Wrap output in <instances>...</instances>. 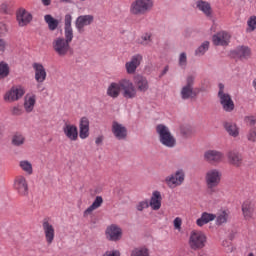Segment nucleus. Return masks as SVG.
I'll return each instance as SVG.
<instances>
[{
	"label": "nucleus",
	"instance_id": "obj_1",
	"mask_svg": "<svg viewBox=\"0 0 256 256\" xmlns=\"http://www.w3.org/2000/svg\"><path fill=\"white\" fill-rule=\"evenodd\" d=\"M73 16L66 14L64 17V38L57 37L52 41V49L58 57H67L69 53H73L71 42L73 41Z\"/></svg>",
	"mask_w": 256,
	"mask_h": 256
},
{
	"label": "nucleus",
	"instance_id": "obj_2",
	"mask_svg": "<svg viewBox=\"0 0 256 256\" xmlns=\"http://www.w3.org/2000/svg\"><path fill=\"white\" fill-rule=\"evenodd\" d=\"M156 133L159 137V141L161 145L167 147L168 149H173L177 145V139L173 134H171V130L165 124H158L156 126Z\"/></svg>",
	"mask_w": 256,
	"mask_h": 256
},
{
	"label": "nucleus",
	"instance_id": "obj_3",
	"mask_svg": "<svg viewBox=\"0 0 256 256\" xmlns=\"http://www.w3.org/2000/svg\"><path fill=\"white\" fill-rule=\"evenodd\" d=\"M188 245L192 251H201L207 245V236L201 231L193 230L190 233Z\"/></svg>",
	"mask_w": 256,
	"mask_h": 256
},
{
	"label": "nucleus",
	"instance_id": "obj_4",
	"mask_svg": "<svg viewBox=\"0 0 256 256\" xmlns=\"http://www.w3.org/2000/svg\"><path fill=\"white\" fill-rule=\"evenodd\" d=\"M155 2L153 0H134L130 5L131 15H145L153 9Z\"/></svg>",
	"mask_w": 256,
	"mask_h": 256
},
{
	"label": "nucleus",
	"instance_id": "obj_5",
	"mask_svg": "<svg viewBox=\"0 0 256 256\" xmlns=\"http://www.w3.org/2000/svg\"><path fill=\"white\" fill-rule=\"evenodd\" d=\"M25 95V86L16 85L12 86L3 96L4 101L6 103H15V101H19V99H23Z\"/></svg>",
	"mask_w": 256,
	"mask_h": 256
},
{
	"label": "nucleus",
	"instance_id": "obj_6",
	"mask_svg": "<svg viewBox=\"0 0 256 256\" xmlns=\"http://www.w3.org/2000/svg\"><path fill=\"white\" fill-rule=\"evenodd\" d=\"M221 171L219 169H210L206 172L205 183L209 191H214L215 187L221 183Z\"/></svg>",
	"mask_w": 256,
	"mask_h": 256
},
{
	"label": "nucleus",
	"instance_id": "obj_7",
	"mask_svg": "<svg viewBox=\"0 0 256 256\" xmlns=\"http://www.w3.org/2000/svg\"><path fill=\"white\" fill-rule=\"evenodd\" d=\"M122 97L124 99H135L137 97V88L133 81L128 78L121 79Z\"/></svg>",
	"mask_w": 256,
	"mask_h": 256
},
{
	"label": "nucleus",
	"instance_id": "obj_8",
	"mask_svg": "<svg viewBox=\"0 0 256 256\" xmlns=\"http://www.w3.org/2000/svg\"><path fill=\"white\" fill-rule=\"evenodd\" d=\"M183 181H185V171L183 169H178L174 174L165 178V183L169 189H175V187L183 185Z\"/></svg>",
	"mask_w": 256,
	"mask_h": 256
},
{
	"label": "nucleus",
	"instance_id": "obj_9",
	"mask_svg": "<svg viewBox=\"0 0 256 256\" xmlns=\"http://www.w3.org/2000/svg\"><path fill=\"white\" fill-rule=\"evenodd\" d=\"M143 62V55L142 54H134L130 61L125 63V69L126 73L128 75H135L137 72V68L141 65Z\"/></svg>",
	"mask_w": 256,
	"mask_h": 256
},
{
	"label": "nucleus",
	"instance_id": "obj_10",
	"mask_svg": "<svg viewBox=\"0 0 256 256\" xmlns=\"http://www.w3.org/2000/svg\"><path fill=\"white\" fill-rule=\"evenodd\" d=\"M16 20L19 27H27L33 21V14L25 8H19L16 11Z\"/></svg>",
	"mask_w": 256,
	"mask_h": 256
},
{
	"label": "nucleus",
	"instance_id": "obj_11",
	"mask_svg": "<svg viewBox=\"0 0 256 256\" xmlns=\"http://www.w3.org/2000/svg\"><path fill=\"white\" fill-rule=\"evenodd\" d=\"M42 229L45 235L47 245H51L55 241V227L49 221V218H45L42 221Z\"/></svg>",
	"mask_w": 256,
	"mask_h": 256
},
{
	"label": "nucleus",
	"instance_id": "obj_12",
	"mask_svg": "<svg viewBox=\"0 0 256 256\" xmlns=\"http://www.w3.org/2000/svg\"><path fill=\"white\" fill-rule=\"evenodd\" d=\"M14 189L22 197H27L29 195V184L25 176H17L14 181Z\"/></svg>",
	"mask_w": 256,
	"mask_h": 256
},
{
	"label": "nucleus",
	"instance_id": "obj_13",
	"mask_svg": "<svg viewBox=\"0 0 256 256\" xmlns=\"http://www.w3.org/2000/svg\"><path fill=\"white\" fill-rule=\"evenodd\" d=\"M93 21H95V17L91 14L78 16L75 21V27L78 33H83L85 27H89Z\"/></svg>",
	"mask_w": 256,
	"mask_h": 256
},
{
	"label": "nucleus",
	"instance_id": "obj_14",
	"mask_svg": "<svg viewBox=\"0 0 256 256\" xmlns=\"http://www.w3.org/2000/svg\"><path fill=\"white\" fill-rule=\"evenodd\" d=\"M106 237L109 241H120L123 237V230L116 224H111L106 229Z\"/></svg>",
	"mask_w": 256,
	"mask_h": 256
},
{
	"label": "nucleus",
	"instance_id": "obj_15",
	"mask_svg": "<svg viewBox=\"0 0 256 256\" xmlns=\"http://www.w3.org/2000/svg\"><path fill=\"white\" fill-rule=\"evenodd\" d=\"M196 9L205 15L207 19H213V7H211V2L198 0L196 1Z\"/></svg>",
	"mask_w": 256,
	"mask_h": 256
},
{
	"label": "nucleus",
	"instance_id": "obj_16",
	"mask_svg": "<svg viewBox=\"0 0 256 256\" xmlns=\"http://www.w3.org/2000/svg\"><path fill=\"white\" fill-rule=\"evenodd\" d=\"M134 85L139 93H147L149 91V80L141 74L134 76Z\"/></svg>",
	"mask_w": 256,
	"mask_h": 256
},
{
	"label": "nucleus",
	"instance_id": "obj_17",
	"mask_svg": "<svg viewBox=\"0 0 256 256\" xmlns=\"http://www.w3.org/2000/svg\"><path fill=\"white\" fill-rule=\"evenodd\" d=\"M112 133L118 141H125L127 139V127L117 121L112 123Z\"/></svg>",
	"mask_w": 256,
	"mask_h": 256
},
{
	"label": "nucleus",
	"instance_id": "obj_18",
	"mask_svg": "<svg viewBox=\"0 0 256 256\" xmlns=\"http://www.w3.org/2000/svg\"><path fill=\"white\" fill-rule=\"evenodd\" d=\"M62 131L69 141H77L79 139V129L74 124L65 123Z\"/></svg>",
	"mask_w": 256,
	"mask_h": 256
},
{
	"label": "nucleus",
	"instance_id": "obj_19",
	"mask_svg": "<svg viewBox=\"0 0 256 256\" xmlns=\"http://www.w3.org/2000/svg\"><path fill=\"white\" fill-rule=\"evenodd\" d=\"M231 39V35L228 32L221 31L217 34H214L212 37V41L216 46L225 47L229 45V40Z\"/></svg>",
	"mask_w": 256,
	"mask_h": 256
},
{
	"label": "nucleus",
	"instance_id": "obj_20",
	"mask_svg": "<svg viewBox=\"0 0 256 256\" xmlns=\"http://www.w3.org/2000/svg\"><path fill=\"white\" fill-rule=\"evenodd\" d=\"M218 97L220 99V105L222 106L223 111L226 113H232V111L235 110V102H233L231 95L224 94Z\"/></svg>",
	"mask_w": 256,
	"mask_h": 256
},
{
	"label": "nucleus",
	"instance_id": "obj_21",
	"mask_svg": "<svg viewBox=\"0 0 256 256\" xmlns=\"http://www.w3.org/2000/svg\"><path fill=\"white\" fill-rule=\"evenodd\" d=\"M32 67L35 72V81H37V83L45 82V79H47V70H45V66L41 63L35 62Z\"/></svg>",
	"mask_w": 256,
	"mask_h": 256
},
{
	"label": "nucleus",
	"instance_id": "obj_22",
	"mask_svg": "<svg viewBox=\"0 0 256 256\" xmlns=\"http://www.w3.org/2000/svg\"><path fill=\"white\" fill-rule=\"evenodd\" d=\"M223 157H225L223 152L217 150H208L204 153V159L208 161V163H221Z\"/></svg>",
	"mask_w": 256,
	"mask_h": 256
},
{
	"label": "nucleus",
	"instance_id": "obj_23",
	"mask_svg": "<svg viewBox=\"0 0 256 256\" xmlns=\"http://www.w3.org/2000/svg\"><path fill=\"white\" fill-rule=\"evenodd\" d=\"M122 87H121V80L118 82H112L109 84L106 95L111 99H117L119 95H121Z\"/></svg>",
	"mask_w": 256,
	"mask_h": 256
},
{
	"label": "nucleus",
	"instance_id": "obj_24",
	"mask_svg": "<svg viewBox=\"0 0 256 256\" xmlns=\"http://www.w3.org/2000/svg\"><path fill=\"white\" fill-rule=\"evenodd\" d=\"M231 55L236 59H248L251 57V49L247 46H238L235 50L231 51Z\"/></svg>",
	"mask_w": 256,
	"mask_h": 256
},
{
	"label": "nucleus",
	"instance_id": "obj_25",
	"mask_svg": "<svg viewBox=\"0 0 256 256\" xmlns=\"http://www.w3.org/2000/svg\"><path fill=\"white\" fill-rule=\"evenodd\" d=\"M162 201H163V197L161 196V192L158 190H155L152 192V196L148 204L150 205L151 209H153V211H159L161 209Z\"/></svg>",
	"mask_w": 256,
	"mask_h": 256
},
{
	"label": "nucleus",
	"instance_id": "obj_26",
	"mask_svg": "<svg viewBox=\"0 0 256 256\" xmlns=\"http://www.w3.org/2000/svg\"><path fill=\"white\" fill-rule=\"evenodd\" d=\"M242 213L246 221H251L255 215V205L249 201L244 202L242 204Z\"/></svg>",
	"mask_w": 256,
	"mask_h": 256
},
{
	"label": "nucleus",
	"instance_id": "obj_27",
	"mask_svg": "<svg viewBox=\"0 0 256 256\" xmlns=\"http://www.w3.org/2000/svg\"><path fill=\"white\" fill-rule=\"evenodd\" d=\"M35 103H37V96L35 94H27L24 98V109L26 113H32L35 109Z\"/></svg>",
	"mask_w": 256,
	"mask_h": 256
},
{
	"label": "nucleus",
	"instance_id": "obj_28",
	"mask_svg": "<svg viewBox=\"0 0 256 256\" xmlns=\"http://www.w3.org/2000/svg\"><path fill=\"white\" fill-rule=\"evenodd\" d=\"M217 215L203 212L201 217L196 220V225L198 227H203V225H207V223H211V221H215Z\"/></svg>",
	"mask_w": 256,
	"mask_h": 256
},
{
	"label": "nucleus",
	"instance_id": "obj_29",
	"mask_svg": "<svg viewBox=\"0 0 256 256\" xmlns=\"http://www.w3.org/2000/svg\"><path fill=\"white\" fill-rule=\"evenodd\" d=\"M138 45H142L143 47H151L153 45V34L151 32H146L142 34L137 39Z\"/></svg>",
	"mask_w": 256,
	"mask_h": 256
},
{
	"label": "nucleus",
	"instance_id": "obj_30",
	"mask_svg": "<svg viewBox=\"0 0 256 256\" xmlns=\"http://www.w3.org/2000/svg\"><path fill=\"white\" fill-rule=\"evenodd\" d=\"M103 205V197L96 196L95 200L93 201L92 205H90L83 213L84 217H88V215H91L95 209H99Z\"/></svg>",
	"mask_w": 256,
	"mask_h": 256
},
{
	"label": "nucleus",
	"instance_id": "obj_31",
	"mask_svg": "<svg viewBox=\"0 0 256 256\" xmlns=\"http://www.w3.org/2000/svg\"><path fill=\"white\" fill-rule=\"evenodd\" d=\"M228 161L231 163V165H234L235 167H240L241 163H243V158H241V155L237 151H230L228 153Z\"/></svg>",
	"mask_w": 256,
	"mask_h": 256
},
{
	"label": "nucleus",
	"instance_id": "obj_32",
	"mask_svg": "<svg viewBox=\"0 0 256 256\" xmlns=\"http://www.w3.org/2000/svg\"><path fill=\"white\" fill-rule=\"evenodd\" d=\"M224 129L230 137H239V127L233 122H224Z\"/></svg>",
	"mask_w": 256,
	"mask_h": 256
},
{
	"label": "nucleus",
	"instance_id": "obj_33",
	"mask_svg": "<svg viewBox=\"0 0 256 256\" xmlns=\"http://www.w3.org/2000/svg\"><path fill=\"white\" fill-rule=\"evenodd\" d=\"M181 99L184 101H187V99H194V97H197V93L193 91V88L189 86H183L180 92Z\"/></svg>",
	"mask_w": 256,
	"mask_h": 256
},
{
	"label": "nucleus",
	"instance_id": "obj_34",
	"mask_svg": "<svg viewBox=\"0 0 256 256\" xmlns=\"http://www.w3.org/2000/svg\"><path fill=\"white\" fill-rule=\"evenodd\" d=\"M44 21L47 23L49 31H55L59 27V20L55 19L50 14L44 16Z\"/></svg>",
	"mask_w": 256,
	"mask_h": 256
},
{
	"label": "nucleus",
	"instance_id": "obj_35",
	"mask_svg": "<svg viewBox=\"0 0 256 256\" xmlns=\"http://www.w3.org/2000/svg\"><path fill=\"white\" fill-rule=\"evenodd\" d=\"M9 73H11L9 64L5 61H0V80L7 79V77H9Z\"/></svg>",
	"mask_w": 256,
	"mask_h": 256
},
{
	"label": "nucleus",
	"instance_id": "obj_36",
	"mask_svg": "<svg viewBox=\"0 0 256 256\" xmlns=\"http://www.w3.org/2000/svg\"><path fill=\"white\" fill-rule=\"evenodd\" d=\"M209 51V41H204L196 50H195V55L196 57H201L205 53Z\"/></svg>",
	"mask_w": 256,
	"mask_h": 256
},
{
	"label": "nucleus",
	"instance_id": "obj_37",
	"mask_svg": "<svg viewBox=\"0 0 256 256\" xmlns=\"http://www.w3.org/2000/svg\"><path fill=\"white\" fill-rule=\"evenodd\" d=\"M20 167L28 175H33V165L31 164V162H29L27 160H22V161H20Z\"/></svg>",
	"mask_w": 256,
	"mask_h": 256
},
{
	"label": "nucleus",
	"instance_id": "obj_38",
	"mask_svg": "<svg viewBox=\"0 0 256 256\" xmlns=\"http://www.w3.org/2000/svg\"><path fill=\"white\" fill-rule=\"evenodd\" d=\"M247 28H246V33H253L256 29V16H250L247 20Z\"/></svg>",
	"mask_w": 256,
	"mask_h": 256
},
{
	"label": "nucleus",
	"instance_id": "obj_39",
	"mask_svg": "<svg viewBox=\"0 0 256 256\" xmlns=\"http://www.w3.org/2000/svg\"><path fill=\"white\" fill-rule=\"evenodd\" d=\"M131 256H149V249L146 247L134 248L131 252Z\"/></svg>",
	"mask_w": 256,
	"mask_h": 256
},
{
	"label": "nucleus",
	"instance_id": "obj_40",
	"mask_svg": "<svg viewBox=\"0 0 256 256\" xmlns=\"http://www.w3.org/2000/svg\"><path fill=\"white\" fill-rule=\"evenodd\" d=\"M23 143H25V136H23V134H15L12 137V145L15 147H21Z\"/></svg>",
	"mask_w": 256,
	"mask_h": 256
},
{
	"label": "nucleus",
	"instance_id": "obj_41",
	"mask_svg": "<svg viewBox=\"0 0 256 256\" xmlns=\"http://www.w3.org/2000/svg\"><path fill=\"white\" fill-rule=\"evenodd\" d=\"M227 219H229V214L225 211H222L217 217H216V224L217 225H223V223L227 222Z\"/></svg>",
	"mask_w": 256,
	"mask_h": 256
},
{
	"label": "nucleus",
	"instance_id": "obj_42",
	"mask_svg": "<svg viewBox=\"0 0 256 256\" xmlns=\"http://www.w3.org/2000/svg\"><path fill=\"white\" fill-rule=\"evenodd\" d=\"M178 65H179V67H181V69H186L187 53H185V52L180 53L179 58H178Z\"/></svg>",
	"mask_w": 256,
	"mask_h": 256
},
{
	"label": "nucleus",
	"instance_id": "obj_43",
	"mask_svg": "<svg viewBox=\"0 0 256 256\" xmlns=\"http://www.w3.org/2000/svg\"><path fill=\"white\" fill-rule=\"evenodd\" d=\"M149 207V200H143L137 204L136 209L137 211H143L144 209H149Z\"/></svg>",
	"mask_w": 256,
	"mask_h": 256
},
{
	"label": "nucleus",
	"instance_id": "obj_44",
	"mask_svg": "<svg viewBox=\"0 0 256 256\" xmlns=\"http://www.w3.org/2000/svg\"><path fill=\"white\" fill-rule=\"evenodd\" d=\"M247 139L252 143H256V127L249 130L247 134Z\"/></svg>",
	"mask_w": 256,
	"mask_h": 256
},
{
	"label": "nucleus",
	"instance_id": "obj_45",
	"mask_svg": "<svg viewBox=\"0 0 256 256\" xmlns=\"http://www.w3.org/2000/svg\"><path fill=\"white\" fill-rule=\"evenodd\" d=\"M79 129H89V118L82 117L79 122Z\"/></svg>",
	"mask_w": 256,
	"mask_h": 256
},
{
	"label": "nucleus",
	"instance_id": "obj_46",
	"mask_svg": "<svg viewBox=\"0 0 256 256\" xmlns=\"http://www.w3.org/2000/svg\"><path fill=\"white\" fill-rule=\"evenodd\" d=\"M80 139H87L89 137V128H79Z\"/></svg>",
	"mask_w": 256,
	"mask_h": 256
},
{
	"label": "nucleus",
	"instance_id": "obj_47",
	"mask_svg": "<svg viewBox=\"0 0 256 256\" xmlns=\"http://www.w3.org/2000/svg\"><path fill=\"white\" fill-rule=\"evenodd\" d=\"M173 223H174V229H177V231H181V225H183V220L179 217H176Z\"/></svg>",
	"mask_w": 256,
	"mask_h": 256
},
{
	"label": "nucleus",
	"instance_id": "obj_48",
	"mask_svg": "<svg viewBox=\"0 0 256 256\" xmlns=\"http://www.w3.org/2000/svg\"><path fill=\"white\" fill-rule=\"evenodd\" d=\"M194 83H195V77L190 75L186 78L185 87L193 88Z\"/></svg>",
	"mask_w": 256,
	"mask_h": 256
},
{
	"label": "nucleus",
	"instance_id": "obj_49",
	"mask_svg": "<svg viewBox=\"0 0 256 256\" xmlns=\"http://www.w3.org/2000/svg\"><path fill=\"white\" fill-rule=\"evenodd\" d=\"M218 88H219L218 97H222L223 95H228V93H225V84L219 83Z\"/></svg>",
	"mask_w": 256,
	"mask_h": 256
},
{
	"label": "nucleus",
	"instance_id": "obj_50",
	"mask_svg": "<svg viewBox=\"0 0 256 256\" xmlns=\"http://www.w3.org/2000/svg\"><path fill=\"white\" fill-rule=\"evenodd\" d=\"M22 114H23V109H21V107H19V106L12 107V115L19 116Z\"/></svg>",
	"mask_w": 256,
	"mask_h": 256
},
{
	"label": "nucleus",
	"instance_id": "obj_51",
	"mask_svg": "<svg viewBox=\"0 0 256 256\" xmlns=\"http://www.w3.org/2000/svg\"><path fill=\"white\" fill-rule=\"evenodd\" d=\"M246 123H248L251 127H253V125H255L256 123V119L255 116H247L245 118Z\"/></svg>",
	"mask_w": 256,
	"mask_h": 256
},
{
	"label": "nucleus",
	"instance_id": "obj_52",
	"mask_svg": "<svg viewBox=\"0 0 256 256\" xmlns=\"http://www.w3.org/2000/svg\"><path fill=\"white\" fill-rule=\"evenodd\" d=\"M5 49H7V42L3 38H0V52L5 53Z\"/></svg>",
	"mask_w": 256,
	"mask_h": 256
},
{
	"label": "nucleus",
	"instance_id": "obj_53",
	"mask_svg": "<svg viewBox=\"0 0 256 256\" xmlns=\"http://www.w3.org/2000/svg\"><path fill=\"white\" fill-rule=\"evenodd\" d=\"M222 246L228 248V251H233V248H231V241L229 240H223Z\"/></svg>",
	"mask_w": 256,
	"mask_h": 256
},
{
	"label": "nucleus",
	"instance_id": "obj_54",
	"mask_svg": "<svg viewBox=\"0 0 256 256\" xmlns=\"http://www.w3.org/2000/svg\"><path fill=\"white\" fill-rule=\"evenodd\" d=\"M0 33H7V25L3 22H0Z\"/></svg>",
	"mask_w": 256,
	"mask_h": 256
},
{
	"label": "nucleus",
	"instance_id": "obj_55",
	"mask_svg": "<svg viewBox=\"0 0 256 256\" xmlns=\"http://www.w3.org/2000/svg\"><path fill=\"white\" fill-rule=\"evenodd\" d=\"M95 143L97 145H101L103 143V137L102 136L97 137L95 140Z\"/></svg>",
	"mask_w": 256,
	"mask_h": 256
},
{
	"label": "nucleus",
	"instance_id": "obj_56",
	"mask_svg": "<svg viewBox=\"0 0 256 256\" xmlns=\"http://www.w3.org/2000/svg\"><path fill=\"white\" fill-rule=\"evenodd\" d=\"M42 1V4L45 6V7H49V5H51V0H41Z\"/></svg>",
	"mask_w": 256,
	"mask_h": 256
},
{
	"label": "nucleus",
	"instance_id": "obj_57",
	"mask_svg": "<svg viewBox=\"0 0 256 256\" xmlns=\"http://www.w3.org/2000/svg\"><path fill=\"white\" fill-rule=\"evenodd\" d=\"M0 9L3 13H7V9H8L7 4H2Z\"/></svg>",
	"mask_w": 256,
	"mask_h": 256
},
{
	"label": "nucleus",
	"instance_id": "obj_58",
	"mask_svg": "<svg viewBox=\"0 0 256 256\" xmlns=\"http://www.w3.org/2000/svg\"><path fill=\"white\" fill-rule=\"evenodd\" d=\"M169 71V67L165 66L162 73L160 74V77H163V75H166V73Z\"/></svg>",
	"mask_w": 256,
	"mask_h": 256
},
{
	"label": "nucleus",
	"instance_id": "obj_59",
	"mask_svg": "<svg viewBox=\"0 0 256 256\" xmlns=\"http://www.w3.org/2000/svg\"><path fill=\"white\" fill-rule=\"evenodd\" d=\"M252 87H253V89L256 93V78H254L253 81H252Z\"/></svg>",
	"mask_w": 256,
	"mask_h": 256
},
{
	"label": "nucleus",
	"instance_id": "obj_60",
	"mask_svg": "<svg viewBox=\"0 0 256 256\" xmlns=\"http://www.w3.org/2000/svg\"><path fill=\"white\" fill-rule=\"evenodd\" d=\"M182 135H188L189 133L185 132L184 129L181 130Z\"/></svg>",
	"mask_w": 256,
	"mask_h": 256
},
{
	"label": "nucleus",
	"instance_id": "obj_61",
	"mask_svg": "<svg viewBox=\"0 0 256 256\" xmlns=\"http://www.w3.org/2000/svg\"><path fill=\"white\" fill-rule=\"evenodd\" d=\"M0 137H3V129L0 128Z\"/></svg>",
	"mask_w": 256,
	"mask_h": 256
},
{
	"label": "nucleus",
	"instance_id": "obj_62",
	"mask_svg": "<svg viewBox=\"0 0 256 256\" xmlns=\"http://www.w3.org/2000/svg\"><path fill=\"white\" fill-rule=\"evenodd\" d=\"M62 3H69L71 0H61Z\"/></svg>",
	"mask_w": 256,
	"mask_h": 256
},
{
	"label": "nucleus",
	"instance_id": "obj_63",
	"mask_svg": "<svg viewBox=\"0 0 256 256\" xmlns=\"http://www.w3.org/2000/svg\"><path fill=\"white\" fill-rule=\"evenodd\" d=\"M248 256H255V254H253V252H250Z\"/></svg>",
	"mask_w": 256,
	"mask_h": 256
},
{
	"label": "nucleus",
	"instance_id": "obj_64",
	"mask_svg": "<svg viewBox=\"0 0 256 256\" xmlns=\"http://www.w3.org/2000/svg\"><path fill=\"white\" fill-rule=\"evenodd\" d=\"M80 1H86V0H80Z\"/></svg>",
	"mask_w": 256,
	"mask_h": 256
}]
</instances>
